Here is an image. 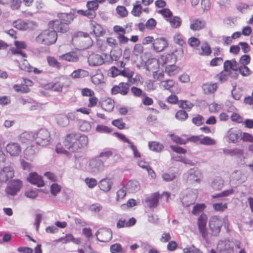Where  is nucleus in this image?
I'll return each instance as SVG.
<instances>
[{
    "instance_id": "nucleus-45",
    "label": "nucleus",
    "mask_w": 253,
    "mask_h": 253,
    "mask_svg": "<svg viewBox=\"0 0 253 253\" xmlns=\"http://www.w3.org/2000/svg\"><path fill=\"white\" fill-rule=\"evenodd\" d=\"M206 208L205 204H197L194 207L192 213L194 215H197L200 212L204 211Z\"/></svg>"
},
{
    "instance_id": "nucleus-50",
    "label": "nucleus",
    "mask_w": 253,
    "mask_h": 253,
    "mask_svg": "<svg viewBox=\"0 0 253 253\" xmlns=\"http://www.w3.org/2000/svg\"><path fill=\"white\" fill-rule=\"evenodd\" d=\"M213 209L216 211L222 212L227 209V204L226 203L222 204L215 203L212 205Z\"/></svg>"
},
{
    "instance_id": "nucleus-26",
    "label": "nucleus",
    "mask_w": 253,
    "mask_h": 253,
    "mask_svg": "<svg viewBox=\"0 0 253 253\" xmlns=\"http://www.w3.org/2000/svg\"><path fill=\"white\" fill-rule=\"evenodd\" d=\"M125 186L128 193H135L140 189V185L136 180L128 181Z\"/></svg>"
},
{
    "instance_id": "nucleus-44",
    "label": "nucleus",
    "mask_w": 253,
    "mask_h": 253,
    "mask_svg": "<svg viewBox=\"0 0 253 253\" xmlns=\"http://www.w3.org/2000/svg\"><path fill=\"white\" fill-rule=\"evenodd\" d=\"M134 74V72L130 70L128 68H125L123 71H121V75L126 77L129 80L131 83H134V80L133 79V81L132 82L131 78Z\"/></svg>"
},
{
    "instance_id": "nucleus-24",
    "label": "nucleus",
    "mask_w": 253,
    "mask_h": 253,
    "mask_svg": "<svg viewBox=\"0 0 253 253\" xmlns=\"http://www.w3.org/2000/svg\"><path fill=\"white\" fill-rule=\"evenodd\" d=\"M158 13L161 14L168 21L171 27L174 26V18H172V12L168 8H164L157 11Z\"/></svg>"
},
{
    "instance_id": "nucleus-5",
    "label": "nucleus",
    "mask_w": 253,
    "mask_h": 253,
    "mask_svg": "<svg viewBox=\"0 0 253 253\" xmlns=\"http://www.w3.org/2000/svg\"><path fill=\"white\" fill-rule=\"evenodd\" d=\"M224 222V220L218 215H214L210 218L209 225L212 235H217L219 234Z\"/></svg>"
},
{
    "instance_id": "nucleus-8",
    "label": "nucleus",
    "mask_w": 253,
    "mask_h": 253,
    "mask_svg": "<svg viewBox=\"0 0 253 253\" xmlns=\"http://www.w3.org/2000/svg\"><path fill=\"white\" fill-rule=\"evenodd\" d=\"M176 45H178V47L175 49V57L176 58H181L183 55V48L186 46V43L184 40L182 36L179 33L175 36V47Z\"/></svg>"
},
{
    "instance_id": "nucleus-48",
    "label": "nucleus",
    "mask_w": 253,
    "mask_h": 253,
    "mask_svg": "<svg viewBox=\"0 0 253 253\" xmlns=\"http://www.w3.org/2000/svg\"><path fill=\"white\" fill-rule=\"evenodd\" d=\"M217 248L221 253H226L229 250L230 245L225 242H221L218 244Z\"/></svg>"
},
{
    "instance_id": "nucleus-33",
    "label": "nucleus",
    "mask_w": 253,
    "mask_h": 253,
    "mask_svg": "<svg viewBox=\"0 0 253 253\" xmlns=\"http://www.w3.org/2000/svg\"><path fill=\"white\" fill-rule=\"evenodd\" d=\"M58 17L65 24L68 26V24L74 19L75 16L73 13L70 12L69 13H60L58 15Z\"/></svg>"
},
{
    "instance_id": "nucleus-60",
    "label": "nucleus",
    "mask_w": 253,
    "mask_h": 253,
    "mask_svg": "<svg viewBox=\"0 0 253 253\" xmlns=\"http://www.w3.org/2000/svg\"><path fill=\"white\" fill-rule=\"evenodd\" d=\"M143 51V46L140 43L136 44L133 49V54L137 56L142 53Z\"/></svg>"
},
{
    "instance_id": "nucleus-35",
    "label": "nucleus",
    "mask_w": 253,
    "mask_h": 253,
    "mask_svg": "<svg viewBox=\"0 0 253 253\" xmlns=\"http://www.w3.org/2000/svg\"><path fill=\"white\" fill-rule=\"evenodd\" d=\"M88 75V72L87 71L80 69L73 72L71 74V77L73 79H80L87 77Z\"/></svg>"
},
{
    "instance_id": "nucleus-52",
    "label": "nucleus",
    "mask_w": 253,
    "mask_h": 253,
    "mask_svg": "<svg viewBox=\"0 0 253 253\" xmlns=\"http://www.w3.org/2000/svg\"><path fill=\"white\" fill-rule=\"evenodd\" d=\"M200 142L202 144L206 145H212L215 144V140L208 136H205L202 139H201Z\"/></svg>"
},
{
    "instance_id": "nucleus-7",
    "label": "nucleus",
    "mask_w": 253,
    "mask_h": 253,
    "mask_svg": "<svg viewBox=\"0 0 253 253\" xmlns=\"http://www.w3.org/2000/svg\"><path fill=\"white\" fill-rule=\"evenodd\" d=\"M11 52L13 54L19 57L21 59L20 61L21 63H19V67L21 69L29 72H32V66L24 59L26 57V54L22 51L17 49H11Z\"/></svg>"
},
{
    "instance_id": "nucleus-3",
    "label": "nucleus",
    "mask_w": 253,
    "mask_h": 253,
    "mask_svg": "<svg viewBox=\"0 0 253 253\" xmlns=\"http://www.w3.org/2000/svg\"><path fill=\"white\" fill-rule=\"evenodd\" d=\"M160 196L166 198V200L168 201L170 196L169 193L164 192L162 195L159 192H155L148 196L145 199V204L146 206L150 209L156 208L158 206L159 199Z\"/></svg>"
},
{
    "instance_id": "nucleus-46",
    "label": "nucleus",
    "mask_w": 253,
    "mask_h": 253,
    "mask_svg": "<svg viewBox=\"0 0 253 253\" xmlns=\"http://www.w3.org/2000/svg\"><path fill=\"white\" fill-rule=\"evenodd\" d=\"M96 131L99 133H110L112 130L107 126L98 125L96 127Z\"/></svg>"
},
{
    "instance_id": "nucleus-41",
    "label": "nucleus",
    "mask_w": 253,
    "mask_h": 253,
    "mask_svg": "<svg viewBox=\"0 0 253 253\" xmlns=\"http://www.w3.org/2000/svg\"><path fill=\"white\" fill-rule=\"evenodd\" d=\"M142 12V7L140 3V2L137 1L135 4H134L133 9L131 11V13L135 16H139Z\"/></svg>"
},
{
    "instance_id": "nucleus-14",
    "label": "nucleus",
    "mask_w": 253,
    "mask_h": 253,
    "mask_svg": "<svg viewBox=\"0 0 253 253\" xmlns=\"http://www.w3.org/2000/svg\"><path fill=\"white\" fill-rule=\"evenodd\" d=\"M207 220V215L205 213H202L198 217L197 220L199 230L203 238H206L207 236L206 225Z\"/></svg>"
},
{
    "instance_id": "nucleus-29",
    "label": "nucleus",
    "mask_w": 253,
    "mask_h": 253,
    "mask_svg": "<svg viewBox=\"0 0 253 253\" xmlns=\"http://www.w3.org/2000/svg\"><path fill=\"white\" fill-rule=\"evenodd\" d=\"M56 121L57 124L62 127H66L69 124L68 117L64 114L57 115L56 116Z\"/></svg>"
},
{
    "instance_id": "nucleus-10",
    "label": "nucleus",
    "mask_w": 253,
    "mask_h": 253,
    "mask_svg": "<svg viewBox=\"0 0 253 253\" xmlns=\"http://www.w3.org/2000/svg\"><path fill=\"white\" fill-rule=\"evenodd\" d=\"M202 171L197 168L191 169L188 173L187 180L191 183H200L203 179Z\"/></svg>"
},
{
    "instance_id": "nucleus-59",
    "label": "nucleus",
    "mask_w": 253,
    "mask_h": 253,
    "mask_svg": "<svg viewBox=\"0 0 253 253\" xmlns=\"http://www.w3.org/2000/svg\"><path fill=\"white\" fill-rule=\"evenodd\" d=\"M102 206L99 203H95L90 205L89 207V210L92 212L95 213L98 212L102 210Z\"/></svg>"
},
{
    "instance_id": "nucleus-30",
    "label": "nucleus",
    "mask_w": 253,
    "mask_h": 253,
    "mask_svg": "<svg viewBox=\"0 0 253 253\" xmlns=\"http://www.w3.org/2000/svg\"><path fill=\"white\" fill-rule=\"evenodd\" d=\"M59 59L69 62H76L78 60V57L75 52H70L60 55Z\"/></svg>"
},
{
    "instance_id": "nucleus-13",
    "label": "nucleus",
    "mask_w": 253,
    "mask_h": 253,
    "mask_svg": "<svg viewBox=\"0 0 253 253\" xmlns=\"http://www.w3.org/2000/svg\"><path fill=\"white\" fill-rule=\"evenodd\" d=\"M21 186V181L15 179L7 185L5 188V192L7 195L14 196L19 191Z\"/></svg>"
},
{
    "instance_id": "nucleus-53",
    "label": "nucleus",
    "mask_w": 253,
    "mask_h": 253,
    "mask_svg": "<svg viewBox=\"0 0 253 253\" xmlns=\"http://www.w3.org/2000/svg\"><path fill=\"white\" fill-rule=\"evenodd\" d=\"M126 189L125 188V186L124 185L123 187L117 191V197H116V200L117 201H119L121 200H122L124 199V198L126 195Z\"/></svg>"
},
{
    "instance_id": "nucleus-38",
    "label": "nucleus",
    "mask_w": 253,
    "mask_h": 253,
    "mask_svg": "<svg viewBox=\"0 0 253 253\" xmlns=\"http://www.w3.org/2000/svg\"><path fill=\"white\" fill-rule=\"evenodd\" d=\"M224 185V181L221 178L214 179L211 183L212 188L215 190H219Z\"/></svg>"
},
{
    "instance_id": "nucleus-28",
    "label": "nucleus",
    "mask_w": 253,
    "mask_h": 253,
    "mask_svg": "<svg viewBox=\"0 0 253 253\" xmlns=\"http://www.w3.org/2000/svg\"><path fill=\"white\" fill-rule=\"evenodd\" d=\"M217 85L216 83H207L203 85V89L206 94L213 93L217 89Z\"/></svg>"
},
{
    "instance_id": "nucleus-61",
    "label": "nucleus",
    "mask_w": 253,
    "mask_h": 253,
    "mask_svg": "<svg viewBox=\"0 0 253 253\" xmlns=\"http://www.w3.org/2000/svg\"><path fill=\"white\" fill-rule=\"evenodd\" d=\"M113 31L116 34H117V36H120V35H125V34L126 33V31L125 29L119 25L114 26L113 27Z\"/></svg>"
},
{
    "instance_id": "nucleus-42",
    "label": "nucleus",
    "mask_w": 253,
    "mask_h": 253,
    "mask_svg": "<svg viewBox=\"0 0 253 253\" xmlns=\"http://www.w3.org/2000/svg\"><path fill=\"white\" fill-rule=\"evenodd\" d=\"M130 91L134 96L137 97H142L146 95V93L142 89L135 86H132Z\"/></svg>"
},
{
    "instance_id": "nucleus-40",
    "label": "nucleus",
    "mask_w": 253,
    "mask_h": 253,
    "mask_svg": "<svg viewBox=\"0 0 253 253\" xmlns=\"http://www.w3.org/2000/svg\"><path fill=\"white\" fill-rule=\"evenodd\" d=\"M148 146L150 150L157 152L161 151L164 148L162 144L156 141L149 142Z\"/></svg>"
},
{
    "instance_id": "nucleus-20",
    "label": "nucleus",
    "mask_w": 253,
    "mask_h": 253,
    "mask_svg": "<svg viewBox=\"0 0 253 253\" xmlns=\"http://www.w3.org/2000/svg\"><path fill=\"white\" fill-rule=\"evenodd\" d=\"M239 65L235 59L226 60L223 64V69L225 72L230 73L231 71H238Z\"/></svg>"
},
{
    "instance_id": "nucleus-54",
    "label": "nucleus",
    "mask_w": 253,
    "mask_h": 253,
    "mask_svg": "<svg viewBox=\"0 0 253 253\" xmlns=\"http://www.w3.org/2000/svg\"><path fill=\"white\" fill-rule=\"evenodd\" d=\"M91 128V125L87 121H83L80 125V129L82 131H88Z\"/></svg>"
},
{
    "instance_id": "nucleus-58",
    "label": "nucleus",
    "mask_w": 253,
    "mask_h": 253,
    "mask_svg": "<svg viewBox=\"0 0 253 253\" xmlns=\"http://www.w3.org/2000/svg\"><path fill=\"white\" fill-rule=\"evenodd\" d=\"M112 124L120 129H124L125 127L126 124L123 122L122 119L114 120L112 122Z\"/></svg>"
},
{
    "instance_id": "nucleus-55",
    "label": "nucleus",
    "mask_w": 253,
    "mask_h": 253,
    "mask_svg": "<svg viewBox=\"0 0 253 253\" xmlns=\"http://www.w3.org/2000/svg\"><path fill=\"white\" fill-rule=\"evenodd\" d=\"M228 137L230 141L232 142L235 143L239 139L238 134L236 131L230 130L228 132Z\"/></svg>"
},
{
    "instance_id": "nucleus-19",
    "label": "nucleus",
    "mask_w": 253,
    "mask_h": 253,
    "mask_svg": "<svg viewBox=\"0 0 253 253\" xmlns=\"http://www.w3.org/2000/svg\"><path fill=\"white\" fill-rule=\"evenodd\" d=\"M27 180L31 184L35 185L39 187H42L44 185V182L42 180V177L39 175L36 172L30 173L29 176L27 177Z\"/></svg>"
},
{
    "instance_id": "nucleus-17",
    "label": "nucleus",
    "mask_w": 253,
    "mask_h": 253,
    "mask_svg": "<svg viewBox=\"0 0 253 253\" xmlns=\"http://www.w3.org/2000/svg\"><path fill=\"white\" fill-rule=\"evenodd\" d=\"M169 44L167 41L164 38H160L155 39L152 44L153 50L159 52L163 51L168 47Z\"/></svg>"
},
{
    "instance_id": "nucleus-9",
    "label": "nucleus",
    "mask_w": 253,
    "mask_h": 253,
    "mask_svg": "<svg viewBox=\"0 0 253 253\" xmlns=\"http://www.w3.org/2000/svg\"><path fill=\"white\" fill-rule=\"evenodd\" d=\"M71 81L65 77H61L56 83L51 85V89L54 91L60 92L63 87L67 88L71 84Z\"/></svg>"
},
{
    "instance_id": "nucleus-34",
    "label": "nucleus",
    "mask_w": 253,
    "mask_h": 253,
    "mask_svg": "<svg viewBox=\"0 0 253 253\" xmlns=\"http://www.w3.org/2000/svg\"><path fill=\"white\" fill-rule=\"evenodd\" d=\"M178 104L179 107L184 109L190 110L193 106V104L186 100H180L178 101V98L177 96L175 95V104Z\"/></svg>"
},
{
    "instance_id": "nucleus-12",
    "label": "nucleus",
    "mask_w": 253,
    "mask_h": 253,
    "mask_svg": "<svg viewBox=\"0 0 253 253\" xmlns=\"http://www.w3.org/2000/svg\"><path fill=\"white\" fill-rule=\"evenodd\" d=\"M97 239L101 242L109 241L112 237V233L110 229L100 228L95 233Z\"/></svg>"
},
{
    "instance_id": "nucleus-18",
    "label": "nucleus",
    "mask_w": 253,
    "mask_h": 253,
    "mask_svg": "<svg viewBox=\"0 0 253 253\" xmlns=\"http://www.w3.org/2000/svg\"><path fill=\"white\" fill-rule=\"evenodd\" d=\"M14 176V170L11 167H4L0 171V181L6 182Z\"/></svg>"
},
{
    "instance_id": "nucleus-15",
    "label": "nucleus",
    "mask_w": 253,
    "mask_h": 253,
    "mask_svg": "<svg viewBox=\"0 0 253 253\" xmlns=\"http://www.w3.org/2000/svg\"><path fill=\"white\" fill-rule=\"evenodd\" d=\"M129 91V84L127 83H120L118 85L114 86L111 89V93L113 95L121 94L126 95Z\"/></svg>"
},
{
    "instance_id": "nucleus-37",
    "label": "nucleus",
    "mask_w": 253,
    "mask_h": 253,
    "mask_svg": "<svg viewBox=\"0 0 253 253\" xmlns=\"http://www.w3.org/2000/svg\"><path fill=\"white\" fill-rule=\"evenodd\" d=\"M181 202L184 206L189 207L195 203V197L193 195H187L182 197Z\"/></svg>"
},
{
    "instance_id": "nucleus-62",
    "label": "nucleus",
    "mask_w": 253,
    "mask_h": 253,
    "mask_svg": "<svg viewBox=\"0 0 253 253\" xmlns=\"http://www.w3.org/2000/svg\"><path fill=\"white\" fill-rule=\"evenodd\" d=\"M39 190H31L25 192V195L28 198L35 199L38 195Z\"/></svg>"
},
{
    "instance_id": "nucleus-2",
    "label": "nucleus",
    "mask_w": 253,
    "mask_h": 253,
    "mask_svg": "<svg viewBox=\"0 0 253 253\" xmlns=\"http://www.w3.org/2000/svg\"><path fill=\"white\" fill-rule=\"evenodd\" d=\"M57 39V34L55 31L45 30L36 37V41L40 44L48 45L54 43Z\"/></svg>"
},
{
    "instance_id": "nucleus-43",
    "label": "nucleus",
    "mask_w": 253,
    "mask_h": 253,
    "mask_svg": "<svg viewBox=\"0 0 253 253\" xmlns=\"http://www.w3.org/2000/svg\"><path fill=\"white\" fill-rule=\"evenodd\" d=\"M47 61L49 66L59 69L61 68V64L57 60V59L51 56L47 57Z\"/></svg>"
},
{
    "instance_id": "nucleus-25",
    "label": "nucleus",
    "mask_w": 253,
    "mask_h": 253,
    "mask_svg": "<svg viewBox=\"0 0 253 253\" xmlns=\"http://www.w3.org/2000/svg\"><path fill=\"white\" fill-rule=\"evenodd\" d=\"M57 242H61L63 244H67L70 242H73L75 244H80L81 239L80 238H75L72 234H67L64 237L60 238L57 240Z\"/></svg>"
},
{
    "instance_id": "nucleus-49",
    "label": "nucleus",
    "mask_w": 253,
    "mask_h": 253,
    "mask_svg": "<svg viewBox=\"0 0 253 253\" xmlns=\"http://www.w3.org/2000/svg\"><path fill=\"white\" fill-rule=\"evenodd\" d=\"M14 89L17 92H21L22 93H27L29 92V88L25 84L17 85L13 86Z\"/></svg>"
},
{
    "instance_id": "nucleus-57",
    "label": "nucleus",
    "mask_w": 253,
    "mask_h": 253,
    "mask_svg": "<svg viewBox=\"0 0 253 253\" xmlns=\"http://www.w3.org/2000/svg\"><path fill=\"white\" fill-rule=\"evenodd\" d=\"M229 76L230 73L223 70L216 75V78L220 82H223L227 80Z\"/></svg>"
},
{
    "instance_id": "nucleus-47",
    "label": "nucleus",
    "mask_w": 253,
    "mask_h": 253,
    "mask_svg": "<svg viewBox=\"0 0 253 253\" xmlns=\"http://www.w3.org/2000/svg\"><path fill=\"white\" fill-rule=\"evenodd\" d=\"M175 117L179 121H183L188 118V115L185 111L179 110L176 112Z\"/></svg>"
},
{
    "instance_id": "nucleus-6",
    "label": "nucleus",
    "mask_w": 253,
    "mask_h": 253,
    "mask_svg": "<svg viewBox=\"0 0 253 253\" xmlns=\"http://www.w3.org/2000/svg\"><path fill=\"white\" fill-rule=\"evenodd\" d=\"M104 168L103 160L99 157L95 158L90 161L89 169L93 174L100 173L103 170Z\"/></svg>"
},
{
    "instance_id": "nucleus-56",
    "label": "nucleus",
    "mask_w": 253,
    "mask_h": 253,
    "mask_svg": "<svg viewBox=\"0 0 253 253\" xmlns=\"http://www.w3.org/2000/svg\"><path fill=\"white\" fill-rule=\"evenodd\" d=\"M192 122L196 126H200L204 123V117L200 115H197L192 118Z\"/></svg>"
},
{
    "instance_id": "nucleus-27",
    "label": "nucleus",
    "mask_w": 253,
    "mask_h": 253,
    "mask_svg": "<svg viewBox=\"0 0 253 253\" xmlns=\"http://www.w3.org/2000/svg\"><path fill=\"white\" fill-rule=\"evenodd\" d=\"M30 22H26L21 19H18L13 22V27L20 30L28 29L30 28Z\"/></svg>"
},
{
    "instance_id": "nucleus-36",
    "label": "nucleus",
    "mask_w": 253,
    "mask_h": 253,
    "mask_svg": "<svg viewBox=\"0 0 253 253\" xmlns=\"http://www.w3.org/2000/svg\"><path fill=\"white\" fill-rule=\"evenodd\" d=\"M36 151L32 147H28L24 151V158L27 160L32 161L35 158Z\"/></svg>"
},
{
    "instance_id": "nucleus-4",
    "label": "nucleus",
    "mask_w": 253,
    "mask_h": 253,
    "mask_svg": "<svg viewBox=\"0 0 253 253\" xmlns=\"http://www.w3.org/2000/svg\"><path fill=\"white\" fill-rule=\"evenodd\" d=\"M35 134L36 143L40 146H45L49 144L51 137L49 132L45 128L40 129Z\"/></svg>"
},
{
    "instance_id": "nucleus-21",
    "label": "nucleus",
    "mask_w": 253,
    "mask_h": 253,
    "mask_svg": "<svg viewBox=\"0 0 253 253\" xmlns=\"http://www.w3.org/2000/svg\"><path fill=\"white\" fill-rule=\"evenodd\" d=\"M206 22L199 19L193 20L190 24V28L193 31H200L206 27Z\"/></svg>"
},
{
    "instance_id": "nucleus-39",
    "label": "nucleus",
    "mask_w": 253,
    "mask_h": 253,
    "mask_svg": "<svg viewBox=\"0 0 253 253\" xmlns=\"http://www.w3.org/2000/svg\"><path fill=\"white\" fill-rule=\"evenodd\" d=\"M201 52L200 54L202 56H209L211 53V49L207 42L203 43L201 46Z\"/></svg>"
},
{
    "instance_id": "nucleus-16",
    "label": "nucleus",
    "mask_w": 253,
    "mask_h": 253,
    "mask_svg": "<svg viewBox=\"0 0 253 253\" xmlns=\"http://www.w3.org/2000/svg\"><path fill=\"white\" fill-rule=\"evenodd\" d=\"M6 150L11 156L17 157L21 152V147L18 143L11 142L6 145Z\"/></svg>"
},
{
    "instance_id": "nucleus-64",
    "label": "nucleus",
    "mask_w": 253,
    "mask_h": 253,
    "mask_svg": "<svg viewBox=\"0 0 253 253\" xmlns=\"http://www.w3.org/2000/svg\"><path fill=\"white\" fill-rule=\"evenodd\" d=\"M122 250L123 248L119 244H115L110 247V251L112 253H120Z\"/></svg>"
},
{
    "instance_id": "nucleus-22",
    "label": "nucleus",
    "mask_w": 253,
    "mask_h": 253,
    "mask_svg": "<svg viewBox=\"0 0 253 253\" xmlns=\"http://www.w3.org/2000/svg\"><path fill=\"white\" fill-rule=\"evenodd\" d=\"M88 62L90 66H97L104 63V59L99 54H92L88 58Z\"/></svg>"
},
{
    "instance_id": "nucleus-23",
    "label": "nucleus",
    "mask_w": 253,
    "mask_h": 253,
    "mask_svg": "<svg viewBox=\"0 0 253 253\" xmlns=\"http://www.w3.org/2000/svg\"><path fill=\"white\" fill-rule=\"evenodd\" d=\"M35 134L33 132H24L21 133L19 139L20 141L24 144H29L33 140H35Z\"/></svg>"
},
{
    "instance_id": "nucleus-32",
    "label": "nucleus",
    "mask_w": 253,
    "mask_h": 253,
    "mask_svg": "<svg viewBox=\"0 0 253 253\" xmlns=\"http://www.w3.org/2000/svg\"><path fill=\"white\" fill-rule=\"evenodd\" d=\"M112 185V182L110 179L106 178L102 179L99 183L100 189L104 191H109Z\"/></svg>"
},
{
    "instance_id": "nucleus-51",
    "label": "nucleus",
    "mask_w": 253,
    "mask_h": 253,
    "mask_svg": "<svg viewBox=\"0 0 253 253\" xmlns=\"http://www.w3.org/2000/svg\"><path fill=\"white\" fill-rule=\"evenodd\" d=\"M162 85L165 89L172 91V87L174 85V81L172 80H167L162 82Z\"/></svg>"
},
{
    "instance_id": "nucleus-1",
    "label": "nucleus",
    "mask_w": 253,
    "mask_h": 253,
    "mask_svg": "<svg viewBox=\"0 0 253 253\" xmlns=\"http://www.w3.org/2000/svg\"><path fill=\"white\" fill-rule=\"evenodd\" d=\"M88 144V138L75 132L66 135L64 141L65 147L73 152H79Z\"/></svg>"
},
{
    "instance_id": "nucleus-31",
    "label": "nucleus",
    "mask_w": 253,
    "mask_h": 253,
    "mask_svg": "<svg viewBox=\"0 0 253 253\" xmlns=\"http://www.w3.org/2000/svg\"><path fill=\"white\" fill-rule=\"evenodd\" d=\"M102 108L108 112H111L114 107V101L110 98L104 99L101 103Z\"/></svg>"
},
{
    "instance_id": "nucleus-63",
    "label": "nucleus",
    "mask_w": 253,
    "mask_h": 253,
    "mask_svg": "<svg viewBox=\"0 0 253 253\" xmlns=\"http://www.w3.org/2000/svg\"><path fill=\"white\" fill-rule=\"evenodd\" d=\"M117 13L121 17H126L127 14V11L124 6H118L116 8Z\"/></svg>"
},
{
    "instance_id": "nucleus-11",
    "label": "nucleus",
    "mask_w": 253,
    "mask_h": 253,
    "mask_svg": "<svg viewBox=\"0 0 253 253\" xmlns=\"http://www.w3.org/2000/svg\"><path fill=\"white\" fill-rule=\"evenodd\" d=\"M49 27L52 29V31L57 32L65 33L69 29L68 26L65 24L61 20L56 19L50 21L49 23Z\"/></svg>"
}]
</instances>
